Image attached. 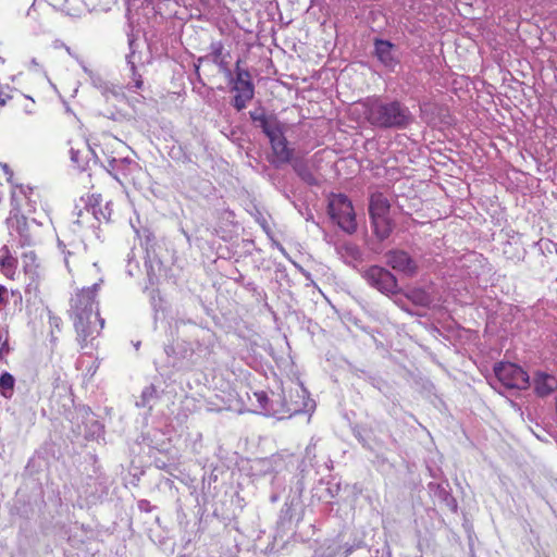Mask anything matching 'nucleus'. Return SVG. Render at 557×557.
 Wrapping results in <instances>:
<instances>
[{
	"label": "nucleus",
	"mask_w": 557,
	"mask_h": 557,
	"mask_svg": "<svg viewBox=\"0 0 557 557\" xmlns=\"http://www.w3.org/2000/svg\"><path fill=\"white\" fill-rule=\"evenodd\" d=\"M148 504H149V503H148L147 500H140V502L138 503V506H139V508H140V509H143V510H148V508H147Z\"/></svg>",
	"instance_id": "2f4dec72"
},
{
	"label": "nucleus",
	"mask_w": 557,
	"mask_h": 557,
	"mask_svg": "<svg viewBox=\"0 0 557 557\" xmlns=\"http://www.w3.org/2000/svg\"><path fill=\"white\" fill-rule=\"evenodd\" d=\"M40 64L37 62V60L35 58H33L30 61H29V69L30 70H35V69H40Z\"/></svg>",
	"instance_id": "cd10ccee"
},
{
	"label": "nucleus",
	"mask_w": 557,
	"mask_h": 557,
	"mask_svg": "<svg viewBox=\"0 0 557 557\" xmlns=\"http://www.w3.org/2000/svg\"><path fill=\"white\" fill-rule=\"evenodd\" d=\"M236 77L233 82V90L236 92L233 106L236 110L242 111L247 103L253 98L255 87L251 82L250 73L240 67V60L236 62Z\"/></svg>",
	"instance_id": "0eeeda50"
},
{
	"label": "nucleus",
	"mask_w": 557,
	"mask_h": 557,
	"mask_svg": "<svg viewBox=\"0 0 557 557\" xmlns=\"http://www.w3.org/2000/svg\"><path fill=\"white\" fill-rule=\"evenodd\" d=\"M495 377L506 388L525 389L530 385L528 373L511 362H502L494 368Z\"/></svg>",
	"instance_id": "423d86ee"
},
{
	"label": "nucleus",
	"mask_w": 557,
	"mask_h": 557,
	"mask_svg": "<svg viewBox=\"0 0 557 557\" xmlns=\"http://www.w3.org/2000/svg\"><path fill=\"white\" fill-rule=\"evenodd\" d=\"M213 62L220 67V70L223 73H225L226 76H232V72L228 69L227 62L224 60V58L218 59V60H215Z\"/></svg>",
	"instance_id": "a878e982"
},
{
	"label": "nucleus",
	"mask_w": 557,
	"mask_h": 557,
	"mask_svg": "<svg viewBox=\"0 0 557 557\" xmlns=\"http://www.w3.org/2000/svg\"><path fill=\"white\" fill-rule=\"evenodd\" d=\"M299 392H301L302 394H306V389L299 385L297 388H296V393L299 394Z\"/></svg>",
	"instance_id": "72a5a7b5"
},
{
	"label": "nucleus",
	"mask_w": 557,
	"mask_h": 557,
	"mask_svg": "<svg viewBox=\"0 0 557 557\" xmlns=\"http://www.w3.org/2000/svg\"><path fill=\"white\" fill-rule=\"evenodd\" d=\"M0 62H3L2 58L0 57Z\"/></svg>",
	"instance_id": "c9c22d12"
},
{
	"label": "nucleus",
	"mask_w": 557,
	"mask_h": 557,
	"mask_svg": "<svg viewBox=\"0 0 557 557\" xmlns=\"http://www.w3.org/2000/svg\"><path fill=\"white\" fill-rule=\"evenodd\" d=\"M33 188L29 186H16L12 191V209L5 220L10 242L20 248L36 244V234L30 230L27 218L22 212L21 202L26 200L28 213L35 212L36 200L32 198Z\"/></svg>",
	"instance_id": "f03ea898"
},
{
	"label": "nucleus",
	"mask_w": 557,
	"mask_h": 557,
	"mask_svg": "<svg viewBox=\"0 0 557 557\" xmlns=\"http://www.w3.org/2000/svg\"><path fill=\"white\" fill-rule=\"evenodd\" d=\"M366 120L377 128L407 127L413 120L410 110L399 101L385 102L379 97L367 98L359 103Z\"/></svg>",
	"instance_id": "7ed1b4c3"
},
{
	"label": "nucleus",
	"mask_w": 557,
	"mask_h": 557,
	"mask_svg": "<svg viewBox=\"0 0 557 557\" xmlns=\"http://www.w3.org/2000/svg\"><path fill=\"white\" fill-rule=\"evenodd\" d=\"M52 5L72 16H78L87 11L84 0H51Z\"/></svg>",
	"instance_id": "a211bd4d"
},
{
	"label": "nucleus",
	"mask_w": 557,
	"mask_h": 557,
	"mask_svg": "<svg viewBox=\"0 0 557 557\" xmlns=\"http://www.w3.org/2000/svg\"><path fill=\"white\" fill-rule=\"evenodd\" d=\"M329 214L347 234L357 230L356 214L351 201L345 195H333L329 202Z\"/></svg>",
	"instance_id": "20e7f679"
},
{
	"label": "nucleus",
	"mask_w": 557,
	"mask_h": 557,
	"mask_svg": "<svg viewBox=\"0 0 557 557\" xmlns=\"http://www.w3.org/2000/svg\"><path fill=\"white\" fill-rule=\"evenodd\" d=\"M115 2V0H84L87 11L102 10L107 11Z\"/></svg>",
	"instance_id": "5701e85b"
},
{
	"label": "nucleus",
	"mask_w": 557,
	"mask_h": 557,
	"mask_svg": "<svg viewBox=\"0 0 557 557\" xmlns=\"http://www.w3.org/2000/svg\"><path fill=\"white\" fill-rule=\"evenodd\" d=\"M99 284L83 288L72 298L71 318L82 349H92L94 342L101 334L104 320L100 317L96 294Z\"/></svg>",
	"instance_id": "f257e3e1"
},
{
	"label": "nucleus",
	"mask_w": 557,
	"mask_h": 557,
	"mask_svg": "<svg viewBox=\"0 0 557 557\" xmlns=\"http://www.w3.org/2000/svg\"><path fill=\"white\" fill-rule=\"evenodd\" d=\"M98 203L86 205L83 209L77 211V219L74 224L77 226H89L95 227V222L109 221L111 215V209L109 203L106 206L107 213L101 209L97 210Z\"/></svg>",
	"instance_id": "9d476101"
},
{
	"label": "nucleus",
	"mask_w": 557,
	"mask_h": 557,
	"mask_svg": "<svg viewBox=\"0 0 557 557\" xmlns=\"http://www.w3.org/2000/svg\"><path fill=\"white\" fill-rule=\"evenodd\" d=\"M2 169H3L4 173L8 175V181H11L12 175H13L12 171L9 169V166L7 164H3Z\"/></svg>",
	"instance_id": "c756f323"
},
{
	"label": "nucleus",
	"mask_w": 557,
	"mask_h": 557,
	"mask_svg": "<svg viewBox=\"0 0 557 557\" xmlns=\"http://www.w3.org/2000/svg\"><path fill=\"white\" fill-rule=\"evenodd\" d=\"M77 369L86 370L87 375L92 376L99 368V362L97 359H94L89 351H86L78 360H77Z\"/></svg>",
	"instance_id": "412c9836"
},
{
	"label": "nucleus",
	"mask_w": 557,
	"mask_h": 557,
	"mask_svg": "<svg viewBox=\"0 0 557 557\" xmlns=\"http://www.w3.org/2000/svg\"><path fill=\"white\" fill-rule=\"evenodd\" d=\"M534 389L540 396H547L557 389V379L545 372L534 375Z\"/></svg>",
	"instance_id": "ddd939ff"
},
{
	"label": "nucleus",
	"mask_w": 557,
	"mask_h": 557,
	"mask_svg": "<svg viewBox=\"0 0 557 557\" xmlns=\"http://www.w3.org/2000/svg\"><path fill=\"white\" fill-rule=\"evenodd\" d=\"M391 203L382 193H374L370 197L369 212L371 216L389 215Z\"/></svg>",
	"instance_id": "2eb2a0df"
},
{
	"label": "nucleus",
	"mask_w": 557,
	"mask_h": 557,
	"mask_svg": "<svg viewBox=\"0 0 557 557\" xmlns=\"http://www.w3.org/2000/svg\"><path fill=\"white\" fill-rule=\"evenodd\" d=\"M212 61L223 58V44L221 41H213L210 45Z\"/></svg>",
	"instance_id": "b1692460"
},
{
	"label": "nucleus",
	"mask_w": 557,
	"mask_h": 557,
	"mask_svg": "<svg viewBox=\"0 0 557 557\" xmlns=\"http://www.w3.org/2000/svg\"><path fill=\"white\" fill-rule=\"evenodd\" d=\"M4 292H5V288L2 285H0V304H2L4 301V297H3Z\"/></svg>",
	"instance_id": "473e14b6"
},
{
	"label": "nucleus",
	"mask_w": 557,
	"mask_h": 557,
	"mask_svg": "<svg viewBox=\"0 0 557 557\" xmlns=\"http://www.w3.org/2000/svg\"><path fill=\"white\" fill-rule=\"evenodd\" d=\"M367 282L379 289L381 293H394L397 289V281L395 276L386 269L377 265L370 267L364 272Z\"/></svg>",
	"instance_id": "6e6552de"
},
{
	"label": "nucleus",
	"mask_w": 557,
	"mask_h": 557,
	"mask_svg": "<svg viewBox=\"0 0 557 557\" xmlns=\"http://www.w3.org/2000/svg\"><path fill=\"white\" fill-rule=\"evenodd\" d=\"M373 233L380 240L389 237L393 231V222L389 215L371 216Z\"/></svg>",
	"instance_id": "dca6fc26"
},
{
	"label": "nucleus",
	"mask_w": 557,
	"mask_h": 557,
	"mask_svg": "<svg viewBox=\"0 0 557 557\" xmlns=\"http://www.w3.org/2000/svg\"><path fill=\"white\" fill-rule=\"evenodd\" d=\"M335 250L341 259L349 265H355L362 261V252L354 243H338L335 245Z\"/></svg>",
	"instance_id": "f8f14e48"
},
{
	"label": "nucleus",
	"mask_w": 557,
	"mask_h": 557,
	"mask_svg": "<svg viewBox=\"0 0 557 557\" xmlns=\"http://www.w3.org/2000/svg\"><path fill=\"white\" fill-rule=\"evenodd\" d=\"M32 222L37 224L36 219H33V220H32ZM38 225H41V224H40V223H38Z\"/></svg>",
	"instance_id": "f704fd0d"
},
{
	"label": "nucleus",
	"mask_w": 557,
	"mask_h": 557,
	"mask_svg": "<svg viewBox=\"0 0 557 557\" xmlns=\"http://www.w3.org/2000/svg\"><path fill=\"white\" fill-rule=\"evenodd\" d=\"M270 143L274 158L273 163L275 165L288 163L292 160L293 150L288 147L285 136Z\"/></svg>",
	"instance_id": "4468645a"
},
{
	"label": "nucleus",
	"mask_w": 557,
	"mask_h": 557,
	"mask_svg": "<svg viewBox=\"0 0 557 557\" xmlns=\"http://www.w3.org/2000/svg\"><path fill=\"white\" fill-rule=\"evenodd\" d=\"M250 117L255 123H258V126L262 128L270 141L285 136L286 127L275 115L250 112Z\"/></svg>",
	"instance_id": "1a4fd4ad"
},
{
	"label": "nucleus",
	"mask_w": 557,
	"mask_h": 557,
	"mask_svg": "<svg viewBox=\"0 0 557 557\" xmlns=\"http://www.w3.org/2000/svg\"><path fill=\"white\" fill-rule=\"evenodd\" d=\"M141 86H143V81L140 78H136L134 81V85L131 88H134V90H136V89H140Z\"/></svg>",
	"instance_id": "c85d7f7f"
},
{
	"label": "nucleus",
	"mask_w": 557,
	"mask_h": 557,
	"mask_svg": "<svg viewBox=\"0 0 557 557\" xmlns=\"http://www.w3.org/2000/svg\"><path fill=\"white\" fill-rule=\"evenodd\" d=\"M255 397L259 404V408L262 413L267 416H273L278 419H283L284 417H292L298 412H301L307 409V404L305 401H282L275 403L270 399L264 392H256Z\"/></svg>",
	"instance_id": "39448f33"
},
{
	"label": "nucleus",
	"mask_w": 557,
	"mask_h": 557,
	"mask_svg": "<svg viewBox=\"0 0 557 557\" xmlns=\"http://www.w3.org/2000/svg\"><path fill=\"white\" fill-rule=\"evenodd\" d=\"M70 156L72 162L79 164L83 161L82 153L79 149H75L74 147H71L70 149Z\"/></svg>",
	"instance_id": "bb28decb"
},
{
	"label": "nucleus",
	"mask_w": 557,
	"mask_h": 557,
	"mask_svg": "<svg viewBox=\"0 0 557 557\" xmlns=\"http://www.w3.org/2000/svg\"><path fill=\"white\" fill-rule=\"evenodd\" d=\"M15 380L9 372H3L0 376V389L1 395L5 398H10L13 393Z\"/></svg>",
	"instance_id": "4be33fe9"
},
{
	"label": "nucleus",
	"mask_w": 557,
	"mask_h": 557,
	"mask_svg": "<svg viewBox=\"0 0 557 557\" xmlns=\"http://www.w3.org/2000/svg\"><path fill=\"white\" fill-rule=\"evenodd\" d=\"M386 262L394 270L406 275H413L417 272V264L410 256L403 250H392L386 255Z\"/></svg>",
	"instance_id": "9b49d317"
},
{
	"label": "nucleus",
	"mask_w": 557,
	"mask_h": 557,
	"mask_svg": "<svg viewBox=\"0 0 557 557\" xmlns=\"http://www.w3.org/2000/svg\"><path fill=\"white\" fill-rule=\"evenodd\" d=\"M58 245H59V247H60V248H64V245H63V243H62L61 240H59V244H58ZM62 251L65 253V258H64V260H65V263H66V265H67V264H69V259H67V257H69V255H71V251H66V252H65V250H64V249H62Z\"/></svg>",
	"instance_id": "7c9ffc66"
},
{
	"label": "nucleus",
	"mask_w": 557,
	"mask_h": 557,
	"mask_svg": "<svg viewBox=\"0 0 557 557\" xmlns=\"http://www.w3.org/2000/svg\"><path fill=\"white\" fill-rule=\"evenodd\" d=\"M17 267V259L13 257L7 245L0 248V271L9 278H13Z\"/></svg>",
	"instance_id": "f3484780"
},
{
	"label": "nucleus",
	"mask_w": 557,
	"mask_h": 557,
	"mask_svg": "<svg viewBox=\"0 0 557 557\" xmlns=\"http://www.w3.org/2000/svg\"><path fill=\"white\" fill-rule=\"evenodd\" d=\"M375 55L385 65L392 66L395 63L393 57V45L387 40H375Z\"/></svg>",
	"instance_id": "6ab92c4d"
},
{
	"label": "nucleus",
	"mask_w": 557,
	"mask_h": 557,
	"mask_svg": "<svg viewBox=\"0 0 557 557\" xmlns=\"http://www.w3.org/2000/svg\"><path fill=\"white\" fill-rule=\"evenodd\" d=\"M293 169L298 174V176L309 185L317 184V178L311 172L308 162L302 159H295L293 161Z\"/></svg>",
	"instance_id": "aec40b11"
},
{
	"label": "nucleus",
	"mask_w": 557,
	"mask_h": 557,
	"mask_svg": "<svg viewBox=\"0 0 557 557\" xmlns=\"http://www.w3.org/2000/svg\"><path fill=\"white\" fill-rule=\"evenodd\" d=\"M23 262L25 271H32V267L36 263V255L33 251L25 252L23 255Z\"/></svg>",
	"instance_id": "393cba45"
}]
</instances>
